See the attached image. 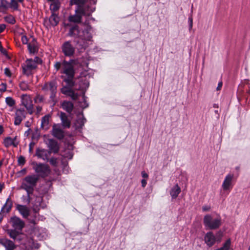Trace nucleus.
<instances>
[{
  "instance_id": "c85d7f7f",
  "label": "nucleus",
  "mask_w": 250,
  "mask_h": 250,
  "mask_svg": "<svg viewBox=\"0 0 250 250\" xmlns=\"http://www.w3.org/2000/svg\"><path fill=\"white\" fill-rule=\"evenodd\" d=\"M9 8V2L7 0H0V12L5 13Z\"/></svg>"
},
{
  "instance_id": "4468645a",
  "label": "nucleus",
  "mask_w": 250,
  "mask_h": 250,
  "mask_svg": "<svg viewBox=\"0 0 250 250\" xmlns=\"http://www.w3.org/2000/svg\"><path fill=\"white\" fill-rule=\"evenodd\" d=\"M26 112L24 108H20L17 110L15 113L14 125H19L22 121L26 117Z\"/></svg>"
},
{
  "instance_id": "c9c22d12",
  "label": "nucleus",
  "mask_w": 250,
  "mask_h": 250,
  "mask_svg": "<svg viewBox=\"0 0 250 250\" xmlns=\"http://www.w3.org/2000/svg\"><path fill=\"white\" fill-rule=\"evenodd\" d=\"M19 4L16 0H11L9 3V8L13 9L14 10H18Z\"/></svg>"
},
{
  "instance_id": "864d4df0",
  "label": "nucleus",
  "mask_w": 250,
  "mask_h": 250,
  "mask_svg": "<svg viewBox=\"0 0 250 250\" xmlns=\"http://www.w3.org/2000/svg\"><path fill=\"white\" fill-rule=\"evenodd\" d=\"M141 184H142V187L145 188L147 184L146 180H145V179H142L141 180Z\"/></svg>"
},
{
  "instance_id": "2f4dec72",
  "label": "nucleus",
  "mask_w": 250,
  "mask_h": 250,
  "mask_svg": "<svg viewBox=\"0 0 250 250\" xmlns=\"http://www.w3.org/2000/svg\"><path fill=\"white\" fill-rule=\"evenodd\" d=\"M4 20L7 22L11 24H15L16 21L15 18L11 15L5 17Z\"/></svg>"
},
{
  "instance_id": "6ab92c4d",
  "label": "nucleus",
  "mask_w": 250,
  "mask_h": 250,
  "mask_svg": "<svg viewBox=\"0 0 250 250\" xmlns=\"http://www.w3.org/2000/svg\"><path fill=\"white\" fill-rule=\"evenodd\" d=\"M53 136L58 140H62L64 137V133L63 130L60 127H57L56 125L53 126L52 128Z\"/></svg>"
},
{
  "instance_id": "39448f33",
  "label": "nucleus",
  "mask_w": 250,
  "mask_h": 250,
  "mask_svg": "<svg viewBox=\"0 0 250 250\" xmlns=\"http://www.w3.org/2000/svg\"><path fill=\"white\" fill-rule=\"evenodd\" d=\"M32 165L33 169L37 174L36 175L39 176V179L40 177L45 178L48 177L51 172L50 167L47 164L33 162Z\"/></svg>"
},
{
  "instance_id": "ddd939ff",
  "label": "nucleus",
  "mask_w": 250,
  "mask_h": 250,
  "mask_svg": "<svg viewBox=\"0 0 250 250\" xmlns=\"http://www.w3.org/2000/svg\"><path fill=\"white\" fill-rule=\"evenodd\" d=\"M233 178V174L229 173L226 176L222 185V187L224 190H229L232 188L233 186L232 184Z\"/></svg>"
},
{
  "instance_id": "de8ad7c7",
  "label": "nucleus",
  "mask_w": 250,
  "mask_h": 250,
  "mask_svg": "<svg viewBox=\"0 0 250 250\" xmlns=\"http://www.w3.org/2000/svg\"><path fill=\"white\" fill-rule=\"evenodd\" d=\"M34 145H35V143L34 142H31L29 144V151L30 153L32 152Z\"/></svg>"
},
{
  "instance_id": "e2e57ef3",
  "label": "nucleus",
  "mask_w": 250,
  "mask_h": 250,
  "mask_svg": "<svg viewBox=\"0 0 250 250\" xmlns=\"http://www.w3.org/2000/svg\"><path fill=\"white\" fill-rule=\"evenodd\" d=\"M90 0V2L93 4H96L97 3V0Z\"/></svg>"
},
{
  "instance_id": "a19ab883",
  "label": "nucleus",
  "mask_w": 250,
  "mask_h": 250,
  "mask_svg": "<svg viewBox=\"0 0 250 250\" xmlns=\"http://www.w3.org/2000/svg\"><path fill=\"white\" fill-rule=\"evenodd\" d=\"M50 164L53 166H57V159L55 157H52L50 159L49 158V160Z\"/></svg>"
},
{
  "instance_id": "f704fd0d",
  "label": "nucleus",
  "mask_w": 250,
  "mask_h": 250,
  "mask_svg": "<svg viewBox=\"0 0 250 250\" xmlns=\"http://www.w3.org/2000/svg\"><path fill=\"white\" fill-rule=\"evenodd\" d=\"M13 140L10 137H6L3 140V144L4 146L8 148L10 146H12Z\"/></svg>"
},
{
  "instance_id": "0e129e2a",
  "label": "nucleus",
  "mask_w": 250,
  "mask_h": 250,
  "mask_svg": "<svg viewBox=\"0 0 250 250\" xmlns=\"http://www.w3.org/2000/svg\"><path fill=\"white\" fill-rule=\"evenodd\" d=\"M25 125L26 127H29L30 125V122L29 121L26 122L25 123Z\"/></svg>"
},
{
  "instance_id": "c03bdc74",
  "label": "nucleus",
  "mask_w": 250,
  "mask_h": 250,
  "mask_svg": "<svg viewBox=\"0 0 250 250\" xmlns=\"http://www.w3.org/2000/svg\"><path fill=\"white\" fill-rule=\"evenodd\" d=\"M21 40L22 43L24 44L28 45V44L29 43H28V39L27 37V36L25 35H23L21 37Z\"/></svg>"
},
{
  "instance_id": "b1692460",
  "label": "nucleus",
  "mask_w": 250,
  "mask_h": 250,
  "mask_svg": "<svg viewBox=\"0 0 250 250\" xmlns=\"http://www.w3.org/2000/svg\"><path fill=\"white\" fill-rule=\"evenodd\" d=\"M61 106L63 110L69 113H71L74 108V104L70 101H64L62 103Z\"/></svg>"
},
{
  "instance_id": "9b49d317",
  "label": "nucleus",
  "mask_w": 250,
  "mask_h": 250,
  "mask_svg": "<svg viewBox=\"0 0 250 250\" xmlns=\"http://www.w3.org/2000/svg\"><path fill=\"white\" fill-rule=\"evenodd\" d=\"M37 67V64L35 63L32 59H27L26 61V64L22 65V73L24 75L29 76L32 74V71L35 69Z\"/></svg>"
},
{
  "instance_id": "a211bd4d",
  "label": "nucleus",
  "mask_w": 250,
  "mask_h": 250,
  "mask_svg": "<svg viewBox=\"0 0 250 250\" xmlns=\"http://www.w3.org/2000/svg\"><path fill=\"white\" fill-rule=\"evenodd\" d=\"M48 147L51 153H57L60 149L58 142L54 139H51L48 140Z\"/></svg>"
},
{
  "instance_id": "4c0bfd02",
  "label": "nucleus",
  "mask_w": 250,
  "mask_h": 250,
  "mask_svg": "<svg viewBox=\"0 0 250 250\" xmlns=\"http://www.w3.org/2000/svg\"><path fill=\"white\" fill-rule=\"evenodd\" d=\"M86 121V119L84 117L79 118L77 121V123L78 124V127L79 128H82Z\"/></svg>"
},
{
  "instance_id": "dca6fc26",
  "label": "nucleus",
  "mask_w": 250,
  "mask_h": 250,
  "mask_svg": "<svg viewBox=\"0 0 250 250\" xmlns=\"http://www.w3.org/2000/svg\"><path fill=\"white\" fill-rule=\"evenodd\" d=\"M50 154L51 152L47 149L37 148L36 150V156L44 161L49 160V157Z\"/></svg>"
},
{
  "instance_id": "69168bd1",
  "label": "nucleus",
  "mask_w": 250,
  "mask_h": 250,
  "mask_svg": "<svg viewBox=\"0 0 250 250\" xmlns=\"http://www.w3.org/2000/svg\"><path fill=\"white\" fill-rule=\"evenodd\" d=\"M213 107L214 108H218V104H214L213 105Z\"/></svg>"
},
{
  "instance_id": "7ed1b4c3",
  "label": "nucleus",
  "mask_w": 250,
  "mask_h": 250,
  "mask_svg": "<svg viewBox=\"0 0 250 250\" xmlns=\"http://www.w3.org/2000/svg\"><path fill=\"white\" fill-rule=\"evenodd\" d=\"M76 61L70 59L69 61L63 60L62 62V68L61 70L62 74H65L66 77L63 79V82L70 85H73L76 70L75 66Z\"/></svg>"
},
{
  "instance_id": "aec40b11",
  "label": "nucleus",
  "mask_w": 250,
  "mask_h": 250,
  "mask_svg": "<svg viewBox=\"0 0 250 250\" xmlns=\"http://www.w3.org/2000/svg\"><path fill=\"white\" fill-rule=\"evenodd\" d=\"M16 209L19 211L23 218H26L29 216V210L26 206L17 204Z\"/></svg>"
},
{
  "instance_id": "423d86ee",
  "label": "nucleus",
  "mask_w": 250,
  "mask_h": 250,
  "mask_svg": "<svg viewBox=\"0 0 250 250\" xmlns=\"http://www.w3.org/2000/svg\"><path fill=\"white\" fill-rule=\"evenodd\" d=\"M205 226L210 229H216L221 225V219L220 217L213 219L209 215H206L203 219Z\"/></svg>"
},
{
  "instance_id": "6e6d98bb",
  "label": "nucleus",
  "mask_w": 250,
  "mask_h": 250,
  "mask_svg": "<svg viewBox=\"0 0 250 250\" xmlns=\"http://www.w3.org/2000/svg\"><path fill=\"white\" fill-rule=\"evenodd\" d=\"M68 155L66 156V157L68 158L69 159H71L73 157V154L71 152H69L67 154Z\"/></svg>"
},
{
  "instance_id": "4d7b16f0",
  "label": "nucleus",
  "mask_w": 250,
  "mask_h": 250,
  "mask_svg": "<svg viewBox=\"0 0 250 250\" xmlns=\"http://www.w3.org/2000/svg\"><path fill=\"white\" fill-rule=\"evenodd\" d=\"M19 142H17L13 140L12 146L14 147H17L18 145H19Z\"/></svg>"
},
{
  "instance_id": "4be33fe9",
  "label": "nucleus",
  "mask_w": 250,
  "mask_h": 250,
  "mask_svg": "<svg viewBox=\"0 0 250 250\" xmlns=\"http://www.w3.org/2000/svg\"><path fill=\"white\" fill-rule=\"evenodd\" d=\"M13 203L9 197L7 199L5 204L1 208V212L2 213H9L11 211Z\"/></svg>"
},
{
  "instance_id": "338daca9",
  "label": "nucleus",
  "mask_w": 250,
  "mask_h": 250,
  "mask_svg": "<svg viewBox=\"0 0 250 250\" xmlns=\"http://www.w3.org/2000/svg\"><path fill=\"white\" fill-rule=\"evenodd\" d=\"M247 93L249 95H250V89L247 90Z\"/></svg>"
},
{
  "instance_id": "f8f14e48",
  "label": "nucleus",
  "mask_w": 250,
  "mask_h": 250,
  "mask_svg": "<svg viewBox=\"0 0 250 250\" xmlns=\"http://www.w3.org/2000/svg\"><path fill=\"white\" fill-rule=\"evenodd\" d=\"M21 102L28 113L32 114L33 112V105L31 97L27 94H22L21 96Z\"/></svg>"
},
{
  "instance_id": "49530a36",
  "label": "nucleus",
  "mask_w": 250,
  "mask_h": 250,
  "mask_svg": "<svg viewBox=\"0 0 250 250\" xmlns=\"http://www.w3.org/2000/svg\"><path fill=\"white\" fill-rule=\"evenodd\" d=\"M33 61L35 62V63H36V64H41L42 63V60L39 58V57H36L34 58V60H33Z\"/></svg>"
},
{
  "instance_id": "393cba45",
  "label": "nucleus",
  "mask_w": 250,
  "mask_h": 250,
  "mask_svg": "<svg viewBox=\"0 0 250 250\" xmlns=\"http://www.w3.org/2000/svg\"><path fill=\"white\" fill-rule=\"evenodd\" d=\"M60 21V17L58 14L51 13L49 18V22L53 27L56 26Z\"/></svg>"
},
{
  "instance_id": "9d476101",
  "label": "nucleus",
  "mask_w": 250,
  "mask_h": 250,
  "mask_svg": "<svg viewBox=\"0 0 250 250\" xmlns=\"http://www.w3.org/2000/svg\"><path fill=\"white\" fill-rule=\"evenodd\" d=\"M75 85V82H73L72 85L66 84V85L62 86L61 89V92L66 96L70 97L73 100H77L78 98V94L75 93L72 89Z\"/></svg>"
},
{
  "instance_id": "f257e3e1",
  "label": "nucleus",
  "mask_w": 250,
  "mask_h": 250,
  "mask_svg": "<svg viewBox=\"0 0 250 250\" xmlns=\"http://www.w3.org/2000/svg\"><path fill=\"white\" fill-rule=\"evenodd\" d=\"M64 26L69 27L66 35L74 38L73 41L74 45L72 44L71 41L64 42L61 47L64 55L69 57H72L75 54L76 49L79 52L84 51L88 46L89 42L92 41V35L90 33L92 28L91 25L87 24L82 30L76 24L65 23Z\"/></svg>"
},
{
  "instance_id": "c756f323",
  "label": "nucleus",
  "mask_w": 250,
  "mask_h": 250,
  "mask_svg": "<svg viewBox=\"0 0 250 250\" xmlns=\"http://www.w3.org/2000/svg\"><path fill=\"white\" fill-rule=\"evenodd\" d=\"M60 7V2L56 0L51 3L50 6V9L51 13H56L59 10Z\"/></svg>"
},
{
  "instance_id": "72a5a7b5",
  "label": "nucleus",
  "mask_w": 250,
  "mask_h": 250,
  "mask_svg": "<svg viewBox=\"0 0 250 250\" xmlns=\"http://www.w3.org/2000/svg\"><path fill=\"white\" fill-rule=\"evenodd\" d=\"M19 87L22 91H26L29 89V86L28 83L25 81L21 82L19 83Z\"/></svg>"
},
{
  "instance_id": "1a4fd4ad",
  "label": "nucleus",
  "mask_w": 250,
  "mask_h": 250,
  "mask_svg": "<svg viewBox=\"0 0 250 250\" xmlns=\"http://www.w3.org/2000/svg\"><path fill=\"white\" fill-rule=\"evenodd\" d=\"M86 0H70L69 5L72 6L73 5H76L75 9H79L81 11L91 12L92 13L93 10L88 5L85 4Z\"/></svg>"
},
{
  "instance_id": "37998d69",
  "label": "nucleus",
  "mask_w": 250,
  "mask_h": 250,
  "mask_svg": "<svg viewBox=\"0 0 250 250\" xmlns=\"http://www.w3.org/2000/svg\"><path fill=\"white\" fill-rule=\"evenodd\" d=\"M7 84L6 83H1L0 85V91L1 92H4L6 91Z\"/></svg>"
},
{
  "instance_id": "3c124183",
  "label": "nucleus",
  "mask_w": 250,
  "mask_h": 250,
  "mask_svg": "<svg viewBox=\"0 0 250 250\" xmlns=\"http://www.w3.org/2000/svg\"><path fill=\"white\" fill-rule=\"evenodd\" d=\"M210 209V206H204L202 207V210L203 211H209Z\"/></svg>"
},
{
  "instance_id": "774afa93",
  "label": "nucleus",
  "mask_w": 250,
  "mask_h": 250,
  "mask_svg": "<svg viewBox=\"0 0 250 250\" xmlns=\"http://www.w3.org/2000/svg\"><path fill=\"white\" fill-rule=\"evenodd\" d=\"M37 109H38V111H40L41 110V109H42V108L40 107H37Z\"/></svg>"
},
{
  "instance_id": "0eeeda50",
  "label": "nucleus",
  "mask_w": 250,
  "mask_h": 250,
  "mask_svg": "<svg viewBox=\"0 0 250 250\" xmlns=\"http://www.w3.org/2000/svg\"><path fill=\"white\" fill-rule=\"evenodd\" d=\"M75 14L69 16L68 18L69 22L74 23H81L83 16L89 17L92 14L91 12L81 11L79 9H75Z\"/></svg>"
},
{
  "instance_id": "cd10ccee",
  "label": "nucleus",
  "mask_w": 250,
  "mask_h": 250,
  "mask_svg": "<svg viewBox=\"0 0 250 250\" xmlns=\"http://www.w3.org/2000/svg\"><path fill=\"white\" fill-rule=\"evenodd\" d=\"M50 116L47 114L42 117L41 119V127L43 129H47L49 123V118Z\"/></svg>"
},
{
  "instance_id": "f03ea898",
  "label": "nucleus",
  "mask_w": 250,
  "mask_h": 250,
  "mask_svg": "<svg viewBox=\"0 0 250 250\" xmlns=\"http://www.w3.org/2000/svg\"><path fill=\"white\" fill-rule=\"evenodd\" d=\"M10 222L13 229H7L6 233L15 241L20 242L22 240L24 235L22 231L25 227L24 222L20 218L15 216L11 217Z\"/></svg>"
},
{
  "instance_id": "ea45409f",
  "label": "nucleus",
  "mask_w": 250,
  "mask_h": 250,
  "mask_svg": "<svg viewBox=\"0 0 250 250\" xmlns=\"http://www.w3.org/2000/svg\"><path fill=\"white\" fill-rule=\"evenodd\" d=\"M25 158L22 156H20L18 160V165L23 166L25 164Z\"/></svg>"
},
{
  "instance_id": "20e7f679",
  "label": "nucleus",
  "mask_w": 250,
  "mask_h": 250,
  "mask_svg": "<svg viewBox=\"0 0 250 250\" xmlns=\"http://www.w3.org/2000/svg\"><path fill=\"white\" fill-rule=\"evenodd\" d=\"M39 180V176L36 174L28 175L23 179L21 188L25 190L28 194H33Z\"/></svg>"
},
{
  "instance_id": "58836bf2",
  "label": "nucleus",
  "mask_w": 250,
  "mask_h": 250,
  "mask_svg": "<svg viewBox=\"0 0 250 250\" xmlns=\"http://www.w3.org/2000/svg\"><path fill=\"white\" fill-rule=\"evenodd\" d=\"M54 67L55 69L56 70V72L58 71L61 69V67H62V62H55V63L54 65Z\"/></svg>"
},
{
  "instance_id": "79ce46f5",
  "label": "nucleus",
  "mask_w": 250,
  "mask_h": 250,
  "mask_svg": "<svg viewBox=\"0 0 250 250\" xmlns=\"http://www.w3.org/2000/svg\"><path fill=\"white\" fill-rule=\"evenodd\" d=\"M188 22L189 24V30H190L193 26V18L191 15L188 17Z\"/></svg>"
},
{
  "instance_id": "412c9836",
  "label": "nucleus",
  "mask_w": 250,
  "mask_h": 250,
  "mask_svg": "<svg viewBox=\"0 0 250 250\" xmlns=\"http://www.w3.org/2000/svg\"><path fill=\"white\" fill-rule=\"evenodd\" d=\"M60 118L62 121V126L64 128H70L71 126V121L65 113L62 112H61Z\"/></svg>"
},
{
  "instance_id": "473e14b6",
  "label": "nucleus",
  "mask_w": 250,
  "mask_h": 250,
  "mask_svg": "<svg viewBox=\"0 0 250 250\" xmlns=\"http://www.w3.org/2000/svg\"><path fill=\"white\" fill-rule=\"evenodd\" d=\"M5 102L7 105L10 107L14 106L16 104L15 101L11 97H6Z\"/></svg>"
},
{
  "instance_id": "6e6552de",
  "label": "nucleus",
  "mask_w": 250,
  "mask_h": 250,
  "mask_svg": "<svg viewBox=\"0 0 250 250\" xmlns=\"http://www.w3.org/2000/svg\"><path fill=\"white\" fill-rule=\"evenodd\" d=\"M57 84L54 81H50L45 83L42 87V90L43 91H50V99L53 102H55V98L57 93Z\"/></svg>"
},
{
  "instance_id": "bb28decb",
  "label": "nucleus",
  "mask_w": 250,
  "mask_h": 250,
  "mask_svg": "<svg viewBox=\"0 0 250 250\" xmlns=\"http://www.w3.org/2000/svg\"><path fill=\"white\" fill-rule=\"evenodd\" d=\"M181 191V188L178 184L174 186L170 191V194L172 199H176Z\"/></svg>"
},
{
  "instance_id": "13d9d810",
  "label": "nucleus",
  "mask_w": 250,
  "mask_h": 250,
  "mask_svg": "<svg viewBox=\"0 0 250 250\" xmlns=\"http://www.w3.org/2000/svg\"><path fill=\"white\" fill-rule=\"evenodd\" d=\"M37 99L39 100L40 102H42L43 101V98L42 96L38 95L37 97Z\"/></svg>"
},
{
  "instance_id": "a18cd8bd",
  "label": "nucleus",
  "mask_w": 250,
  "mask_h": 250,
  "mask_svg": "<svg viewBox=\"0 0 250 250\" xmlns=\"http://www.w3.org/2000/svg\"><path fill=\"white\" fill-rule=\"evenodd\" d=\"M4 74L8 77H11L12 73L9 68L6 67L4 69Z\"/></svg>"
},
{
  "instance_id": "7c9ffc66",
  "label": "nucleus",
  "mask_w": 250,
  "mask_h": 250,
  "mask_svg": "<svg viewBox=\"0 0 250 250\" xmlns=\"http://www.w3.org/2000/svg\"><path fill=\"white\" fill-rule=\"evenodd\" d=\"M231 245V240L230 239H228L223 244V246L216 250H229Z\"/></svg>"
},
{
  "instance_id": "603ef678",
  "label": "nucleus",
  "mask_w": 250,
  "mask_h": 250,
  "mask_svg": "<svg viewBox=\"0 0 250 250\" xmlns=\"http://www.w3.org/2000/svg\"><path fill=\"white\" fill-rule=\"evenodd\" d=\"M141 175L144 178H148V175L145 171H142Z\"/></svg>"
},
{
  "instance_id": "e433bc0d",
  "label": "nucleus",
  "mask_w": 250,
  "mask_h": 250,
  "mask_svg": "<svg viewBox=\"0 0 250 250\" xmlns=\"http://www.w3.org/2000/svg\"><path fill=\"white\" fill-rule=\"evenodd\" d=\"M32 194H28L27 193V196H22L21 198L22 201L24 203H26L27 205H29L32 199V198L31 197V195Z\"/></svg>"
},
{
  "instance_id": "5701e85b",
  "label": "nucleus",
  "mask_w": 250,
  "mask_h": 250,
  "mask_svg": "<svg viewBox=\"0 0 250 250\" xmlns=\"http://www.w3.org/2000/svg\"><path fill=\"white\" fill-rule=\"evenodd\" d=\"M79 89L82 91L86 90L88 88L89 83L86 77H81L80 78Z\"/></svg>"
},
{
  "instance_id": "bf43d9fd",
  "label": "nucleus",
  "mask_w": 250,
  "mask_h": 250,
  "mask_svg": "<svg viewBox=\"0 0 250 250\" xmlns=\"http://www.w3.org/2000/svg\"><path fill=\"white\" fill-rule=\"evenodd\" d=\"M4 188V184L3 183H0V193L1 192L2 189Z\"/></svg>"
},
{
  "instance_id": "5fc2aeb1",
  "label": "nucleus",
  "mask_w": 250,
  "mask_h": 250,
  "mask_svg": "<svg viewBox=\"0 0 250 250\" xmlns=\"http://www.w3.org/2000/svg\"><path fill=\"white\" fill-rule=\"evenodd\" d=\"M223 83L222 82H220L218 83V86L216 88L217 90H219L221 89V87H222Z\"/></svg>"
},
{
  "instance_id": "f3484780",
  "label": "nucleus",
  "mask_w": 250,
  "mask_h": 250,
  "mask_svg": "<svg viewBox=\"0 0 250 250\" xmlns=\"http://www.w3.org/2000/svg\"><path fill=\"white\" fill-rule=\"evenodd\" d=\"M206 244L209 247H212L216 242V238L213 232L209 231L207 232L204 238Z\"/></svg>"
},
{
  "instance_id": "2eb2a0df",
  "label": "nucleus",
  "mask_w": 250,
  "mask_h": 250,
  "mask_svg": "<svg viewBox=\"0 0 250 250\" xmlns=\"http://www.w3.org/2000/svg\"><path fill=\"white\" fill-rule=\"evenodd\" d=\"M0 244L3 246L6 250H14L16 248L15 243L12 241L6 238H0Z\"/></svg>"
},
{
  "instance_id": "052dcab7",
  "label": "nucleus",
  "mask_w": 250,
  "mask_h": 250,
  "mask_svg": "<svg viewBox=\"0 0 250 250\" xmlns=\"http://www.w3.org/2000/svg\"><path fill=\"white\" fill-rule=\"evenodd\" d=\"M3 213L1 212V211H0V223L2 222L4 217L3 215L2 214Z\"/></svg>"
},
{
  "instance_id": "09e8293b",
  "label": "nucleus",
  "mask_w": 250,
  "mask_h": 250,
  "mask_svg": "<svg viewBox=\"0 0 250 250\" xmlns=\"http://www.w3.org/2000/svg\"><path fill=\"white\" fill-rule=\"evenodd\" d=\"M6 26L4 24H0V34L4 31V30L6 28Z\"/></svg>"
},
{
  "instance_id": "8fccbe9b",
  "label": "nucleus",
  "mask_w": 250,
  "mask_h": 250,
  "mask_svg": "<svg viewBox=\"0 0 250 250\" xmlns=\"http://www.w3.org/2000/svg\"><path fill=\"white\" fill-rule=\"evenodd\" d=\"M0 51L1 52V53L3 54L5 56H7L8 54H7V51H6V50L4 48H3V47H1L0 48Z\"/></svg>"
},
{
  "instance_id": "680f3d73",
  "label": "nucleus",
  "mask_w": 250,
  "mask_h": 250,
  "mask_svg": "<svg viewBox=\"0 0 250 250\" xmlns=\"http://www.w3.org/2000/svg\"><path fill=\"white\" fill-rule=\"evenodd\" d=\"M3 132V127L2 125H0V134H1Z\"/></svg>"
},
{
  "instance_id": "a878e982",
  "label": "nucleus",
  "mask_w": 250,
  "mask_h": 250,
  "mask_svg": "<svg viewBox=\"0 0 250 250\" xmlns=\"http://www.w3.org/2000/svg\"><path fill=\"white\" fill-rule=\"evenodd\" d=\"M27 47L29 52L31 54H34L38 51L37 41L35 38H33L31 42L28 44Z\"/></svg>"
}]
</instances>
